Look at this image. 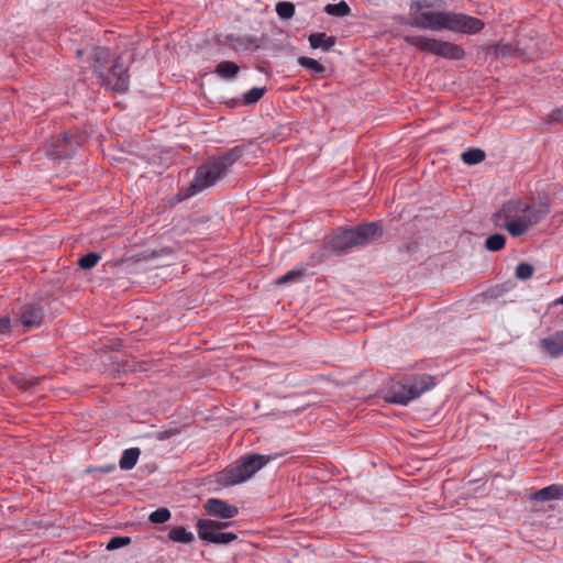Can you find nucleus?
Listing matches in <instances>:
<instances>
[{
	"label": "nucleus",
	"mask_w": 563,
	"mask_h": 563,
	"mask_svg": "<svg viewBox=\"0 0 563 563\" xmlns=\"http://www.w3.org/2000/svg\"><path fill=\"white\" fill-rule=\"evenodd\" d=\"M434 378L430 375H411L394 385L390 390L389 400L394 404L406 406L421 394L434 387Z\"/></svg>",
	"instance_id": "nucleus-7"
},
{
	"label": "nucleus",
	"mask_w": 563,
	"mask_h": 563,
	"mask_svg": "<svg viewBox=\"0 0 563 563\" xmlns=\"http://www.w3.org/2000/svg\"><path fill=\"white\" fill-rule=\"evenodd\" d=\"M298 64L313 74H323L325 71V67L321 63L307 56H300Z\"/></svg>",
	"instance_id": "nucleus-22"
},
{
	"label": "nucleus",
	"mask_w": 563,
	"mask_h": 563,
	"mask_svg": "<svg viewBox=\"0 0 563 563\" xmlns=\"http://www.w3.org/2000/svg\"><path fill=\"white\" fill-rule=\"evenodd\" d=\"M309 43L312 48L330 51L335 45V37L327 36L325 33H312L309 35Z\"/></svg>",
	"instance_id": "nucleus-15"
},
{
	"label": "nucleus",
	"mask_w": 563,
	"mask_h": 563,
	"mask_svg": "<svg viewBox=\"0 0 563 563\" xmlns=\"http://www.w3.org/2000/svg\"><path fill=\"white\" fill-rule=\"evenodd\" d=\"M79 145V137L70 133H64L51 143L46 153L54 159H63L71 156Z\"/></svg>",
	"instance_id": "nucleus-10"
},
{
	"label": "nucleus",
	"mask_w": 563,
	"mask_h": 563,
	"mask_svg": "<svg viewBox=\"0 0 563 563\" xmlns=\"http://www.w3.org/2000/svg\"><path fill=\"white\" fill-rule=\"evenodd\" d=\"M441 0H412L410 3V13L418 14V12H428L430 9L439 7Z\"/></svg>",
	"instance_id": "nucleus-18"
},
{
	"label": "nucleus",
	"mask_w": 563,
	"mask_h": 563,
	"mask_svg": "<svg viewBox=\"0 0 563 563\" xmlns=\"http://www.w3.org/2000/svg\"><path fill=\"white\" fill-rule=\"evenodd\" d=\"M407 24L421 30H449L467 34H476L485 26L484 22L477 18L449 11H428L409 14Z\"/></svg>",
	"instance_id": "nucleus-2"
},
{
	"label": "nucleus",
	"mask_w": 563,
	"mask_h": 563,
	"mask_svg": "<svg viewBox=\"0 0 563 563\" xmlns=\"http://www.w3.org/2000/svg\"><path fill=\"white\" fill-rule=\"evenodd\" d=\"M509 49H510V47L505 45V46L499 47L498 52L500 55L504 56L509 52Z\"/></svg>",
	"instance_id": "nucleus-34"
},
{
	"label": "nucleus",
	"mask_w": 563,
	"mask_h": 563,
	"mask_svg": "<svg viewBox=\"0 0 563 563\" xmlns=\"http://www.w3.org/2000/svg\"><path fill=\"white\" fill-rule=\"evenodd\" d=\"M534 267L529 263H519L516 267V277L521 280L529 279L533 276Z\"/></svg>",
	"instance_id": "nucleus-27"
},
{
	"label": "nucleus",
	"mask_w": 563,
	"mask_h": 563,
	"mask_svg": "<svg viewBox=\"0 0 563 563\" xmlns=\"http://www.w3.org/2000/svg\"><path fill=\"white\" fill-rule=\"evenodd\" d=\"M556 305H563V295L555 300Z\"/></svg>",
	"instance_id": "nucleus-36"
},
{
	"label": "nucleus",
	"mask_w": 563,
	"mask_h": 563,
	"mask_svg": "<svg viewBox=\"0 0 563 563\" xmlns=\"http://www.w3.org/2000/svg\"><path fill=\"white\" fill-rule=\"evenodd\" d=\"M10 329V319L7 317L0 318V333H7Z\"/></svg>",
	"instance_id": "nucleus-31"
},
{
	"label": "nucleus",
	"mask_w": 563,
	"mask_h": 563,
	"mask_svg": "<svg viewBox=\"0 0 563 563\" xmlns=\"http://www.w3.org/2000/svg\"><path fill=\"white\" fill-rule=\"evenodd\" d=\"M170 518V511L167 508H158L150 515V521L153 523H164Z\"/></svg>",
	"instance_id": "nucleus-28"
},
{
	"label": "nucleus",
	"mask_w": 563,
	"mask_h": 563,
	"mask_svg": "<svg viewBox=\"0 0 563 563\" xmlns=\"http://www.w3.org/2000/svg\"><path fill=\"white\" fill-rule=\"evenodd\" d=\"M382 235L375 222L364 223L354 229L340 230L324 240L323 249L334 255H342L355 246H363Z\"/></svg>",
	"instance_id": "nucleus-5"
},
{
	"label": "nucleus",
	"mask_w": 563,
	"mask_h": 563,
	"mask_svg": "<svg viewBox=\"0 0 563 563\" xmlns=\"http://www.w3.org/2000/svg\"><path fill=\"white\" fill-rule=\"evenodd\" d=\"M130 542L131 539L129 537H114L108 542L107 550H115L129 544Z\"/></svg>",
	"instance_id": "nucleus-30"
},
{
	"label": "nucleus",
	"mask_w": 563,
	"mask_h": 563,
	"mask_svg": "<svg viewBox=\"0 0 563 563\" xmlns=\"http://www.w3.org/2000/svg\"><path fill=\"white\" fill-rule=\"evenodd\" d=\"M44 313L37 305H24L21 310L20 320L26 330H32L40 327L43 320Z\"/></svg>",
	"instance_id": "nucleus-12"
},
{
	"label": "nucleus",
	"mask_w": 563,
	"mask_h": 563,
	"mask_svg": "<svg viewBox=\"0 0 563 563\" xmlns=\"http://www.w3.org/2000/svg\"><path fill=\"white\" fill-rule=\"evenodd\" d=\"M541 350L551 357H559L563 354V330L556 331L553 334L540 341Z\"/></svg>",
	"instance_id": "nucleus-13"
},
{
	"label": "nucleus",
	"mask_w": 563,
	"mask_h": 563,
	"mask_svg": "<svg viewBox=\"0 0 563 563\" xmlns=\"http://www.w3.org/2000/svg\"><path fill=\"white\" fill-rule=\"evenodd\" d=\"M276 12L280 19H291L295 14V5L288 1L278 2L276 4Z\"/></svg>",
	"instance_id": "nucleus-25"
},
{
	"label": "nucleus",
	"mask_w": 563,
	"mask_h": 563,
	"mask_svg": "<svg viewBox=\"0 0 563 563\" xmlns=\"http://www.w3.org/2000/svg\"><path fill=\"white\" fill-rule=\"evenodd\" d=\"M244 154V146H234L219 156L209 158L200 165L195 174L192 183L186 190L185 196L191 197L209 187L214 186L224 178L230 166H232Z\"/></svg>",
	"instance_id": "nucleus-4"
},
{
	"label": "nucleus",
	"mask_w": 563,
	"mask_h": 563,
	"mask_svg": "<svg viewBox=\"0 0 563 563\" xmlns=\"http://www.w3.org/2000/svg\"><path fill=\"white\" fill-rule=\"evenodd\" d=\"M140 454L141 451L139 448L124 450L119 461L120 468L124 471L132 470L136 465Z\"/></svg>",
	"instance_id": "nucleus-16"
},
{
	"label": "nucleus",
	"mask_w": 563,
	"mask_h": 563,
	"mask_svg": "<svg viewBox=\"0 0 563 563\" xmlns=\"http://www.w3.org/2000/svg\"><path fill=\"white\" fill-rule=\"evenodd\" d=\"M240 67L230 60H223L216 67L214 73L222 78H233L238 75Z\"/></svg>",
	"instance_id": "nucleus-17"
},
{
	"label": "nucleus",
	"mask_w": 563,
	"mask_h": 563,
	"mask_svg": "<svg viewBox=\"0 0 563 563\" xmlns=\"http://www.w3.org/2000/svg\"><path fill=\"white\" fill-rule=\"evenodd\" d=\"M88 62L103 88L114 93L128 91L130 76L121 57L113 58L109 48L98 46L91 49Z\"/></svg>",
	"instance_id": "nucleus-3"
},
{
	"label": "nucleus",
	"mask_w": 563,
	"mask_h": 563,
	"mask_svg": "<svg viewBox=\"0 0 563 563\" xmlns=\"http://www.w3.org/2000/svg\"><path fill=\"white\" fill-rule=\"evenodd\" d=\"M303 276V268H294L288 271L285 275L279 278V283H288L298 280Z\"/></svg>",
	"instance_id": "nucleus-29"
},
{
	"label": "nucleus",
	"mask_w": 563,
	"mask_h": 563,
	"mask_svg": "<svg viewBox=\"0 0 563 563\" xmlns=\"http://www.w3.org/2000/svg\"><path fill=\"white\" fill-rule=\"evenodd\" d=\"M207 511L222 519L234 518L239 514V509L234 505H230L227 501L218 498H210L205 504Z\"/></svg>",
	"instance_id": "nucleus-11"
},
{
	"label": "nucleus",
	"mask_w": 563,
	"mask_h": 563,
	"mask_svg": "<svg viewBox=\"0 0 563 563\" xmlns=\"http://www.w3.org/2000/svg\"><path fill=\"white\" fill-rule=\"evenodd\" d=\"M222 526L212 520L200 519L197 523L198 536L205 541L217 544H228L238 538L233 532H223Z\"/></svg>",
	"instance_id": "nucleus-9"
},
{
	"label": "nucleus",
	"mask_w": 563,
	"mask_h": 563,
	"mask_svg": "<svg viewBox=\"0 0 563 563\" xmlns=\"http://www.w3.org/2000/svg\"><path fill=\"white\" fill-rule=\"evenodd\" d=\"M552 119L563 121V107L552 112Z\"/></svg>",
	"instance_id": "nucleus-32"
},
{
	"label": "nucleus",
	"mask_w": 563,
	"mask_h": 563,
	"mask_svg": "<svg viewBox=\"0 0 563 563\" xmlns=\"http://www.w3.org/2000/svg\"><path fill=\"white\" fill-rule=\"evenodd\" d=\"M404 40L407 44L415 46L421 52L430 53L443 58L460 60L465 55L462 46L451 42L440 41L421 35H406Z\"/></svg>",
	"instance_id": "nucleus-8"
},
{
	"label": "nucleus",
	"mask_w": 563,
	"mask_h": 563,
	"mask_svg": "<svg viewBox=\"0 0 563 563\" xmlns=\"http://www.w3.org/2000/svg\"><path fill=\"white\" fill-rule=\"evenodd\" d=\"M113 470H115V466H114V465H109V466H107V467L102 468V472H104V473H109V472H111V471H113Z\"/></svg>",
	"instance_id": "nucleus-35"
},
{
	"label": "nucleus",
	"mask_w": 563,
	"mask_h": 563,
	"mask_svg": "<svg viewBox=\"0 0 563 563\" xmlns=\"http://www.w3.org/2000/svg\"><path fill=\"white\" fill-rule=\"evenodd\" d=\"M563 496V486L550 485L533 493L531 498L537 501L554 500Z\"/></svg>",
	"instance_id": "nucleus-14"
},
{
	"label": "nucleus",
	"mask_w": 563,
	"mask_h": 563,
	"mask_svg": "<svg viewBox=\"0 0 563 563\" xmlns=\"http://www.w3.org/2000/svg\"><path fill=\"white\" fill-rule=\"evenodd\" d=\"M168 537L175 542L188 543L194 540V534L184 527L178 526L170 529Z\"/></svg>",
	"instance_id": "nucleus-21"
},
{
	"label": "nucleus",
	"mask_w": 563,
	"mask_h": 563,
	"mask_svg": "<svg viewBox=\"0 0 563 563\" xmlns=\"http://www.w3.org/2000/svg\"><path fill=\"white\" fill-rule=\"evenodd\" d=\"M265 87H253L243 95V101L245 104H252L257 102L265 93Z\"/></svg>",
	"instance_id": "nucleus-24"
},
{
	"label": "nucleus",
	"mask_w": 563,
	"mask_h": 563,
	"mask_svg": "<svg viewBox=\"0 0 563 563\" xmlns=\"http://www.w3.org/2000/svg\"><path fill=\"white\" fill-rule=\"evenodd\" d=\"M100 258L101 257L98 253L91 252V253H88V254L84 255L82 257H80L78 261V265L82 269H91L92 267H95L98 264Z\"/></svg>",
	"instance_id": "nucleus-26"
},
{
	"label": "nucleus",
	"mask_w": 563,
	"mask_h": 563,
	"mask_svg": "<svg viewBox=\"0 0 563 563\" xmlns=\"http://www.w3.org/2000/svg\"><path fill=\"white\" fill-rule=\"evenodd\" d=\"M283 454L264 455V454H249L241 457L238 463L227 468L222 473L221 481L224 485H238L250 479L256 472L264 467L268 462L276 460Z\"/></svg>",
	"instance_id": "nucleus-6"
},
{
	"label": "nucleus",
	"mask_w": 563,
	"mask_h": 563,
	"mask_svg": "<svg viewBox=\"0 0 563 563\" xmlns=\"http://www.w3.org/2000/svg\"><path fill=\"white\" fill-rule=\"evenodd\" d=\"M485 157L486 154L481 148H470L461 155L462 161L467 165L478 164L483 162Z\"/></svg>",
	"instance_id": "nucleus-19"
},
{
	"label": "nucleus",
	"mask_w": 563,
	"mask_h": 563,
	"mask_svg": "<svg viewBox=\"0 0 563 563\" xmlns=\"http://www.w3.org/2000/svg\"><path fill=\"white\" fill-rule=\"evenodd\" d=\"M506 238L504 234L495 233L485 240V247L490 252H498L505 247Z\"/></svg>",
	"instance_id": "nucleus-23"
},
{
	"label": "nucleus",
	"mask_w": 563,
	"mask_h": 563,
	"mask_svg": "<svg viewBox=\"0 0 563 563\" xmlns=\"http://www.w3.org/2000/svg\"><path fill=\"white\" fill-rule=\"evenodd\" d=\"M324 12L329 15L333 16H346L350 14L351 9L345 1H340L339 3H329L324 7Z\"/></svg>",
	"instance_id": "nucleus-20"
},
{
	"label": "nucleus",
	"mask_w": 563,
	"mask_h": 563,
	"mask_svg": "<svg viewBox=\"0 0 563 563\" xmlns=\"http://www.w3.org/2000/svg\"><path fill=\"white\" fill-rule=\"evenodd\" d=\"M175 433H176V431H164V432H159L157 438L159 440H166Z\"/></svg>",
	"instance_id": "nucleus-33"
},
{
	"label": "nucleus",
	"mask_w": 563,
	"mask_h": 563,
	"mask_svg": "<svg viewBox=\"0 0 563 563\" xmlns=\"http://www.w3.org/2000/svg\"><path fill=\"white\" fill-rule=\"evenodd\" d=\"M550 213L548 202L529 203L522 199H510L494 213L493 222L505 229L511 236L523 235L530 228L540 223Z\"/></svg>",
	"instance_id": "nucleus-1"
}]
</instances>
